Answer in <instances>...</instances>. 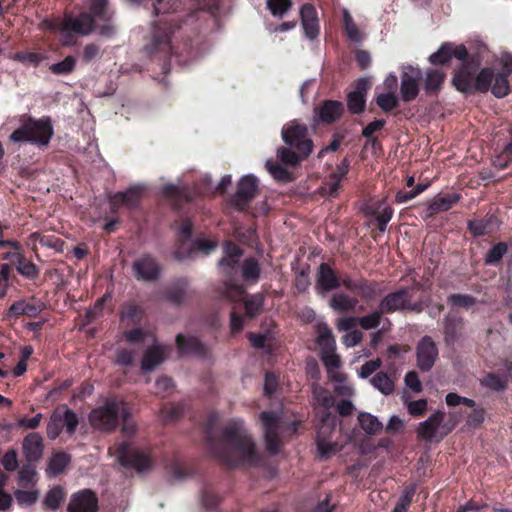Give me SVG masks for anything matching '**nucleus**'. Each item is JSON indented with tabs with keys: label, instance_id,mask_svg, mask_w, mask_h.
Returning a JSON list of instances; mask_svg holds the SVG:
<instances>
[{
	"label": "nucleus",
	"instance_id": "1",
	"mask_svg": "<svg viewBox=\"0 0 512 512\" xmlns=\"http://www.w3.org/2000/svg\"><path fill=\"white\" fill-rule=\"evenodd\" d=\"M213 454L228 466H257L261 454L239 418L230 420L222 431V441L210 443Z\"/></svg>",
	"mask_w": 512,
	"mask_h": 512
},
{
	"label": "nucleus",
	"instance_id": "2",
	"mask_svg": "<svg viewBox=\"0 0 512 512\" xmlns=\"http://www.w3.org/2000/svg\"><path fill=\"white\" fill-rule=\"evenodd\" d=\"M172 0H155L153 3L154 12L157 16L169 13H178V6ZM180 20V16L172 15L168 20L159 19L152 24L151 34L144 46V51L148 54L161 52L168 55L172 51L170 32H167V24L176 23Z\"/></svg>",
	"mask_w": 512,
	"mask_h": 512
},
{
	"label": "nucleus",
	"instance_id": "3",
	"mask_svg": "<svg viewBox=\"0 0 512 512\" xmlns=\"http://www.w3.org/2000/svg\"><path fill=\"white\" fill-rule=\"evenodd\" d=\"M19 127L9 136L14 143L47 145L53 136V126L49 118L34 119L26 114L18 118Z\"/></svg>",
	"mask_w": 512,
	"mask_h": 512
},
{
	"label": "nucleus",
	"instance_id": "4",
	"mask_svg": "<svg viewBox=\"0 0 512 512\" xmlns=\"http://www.w3.org/2000/svg\"><path fill=\"white\" fill-rule=\"evenodd\" d=\"M242 256L240 248L233 243L224 245V257L219 261L222 273L229 278L225 281L221 294L229 300H239L244 294L242 285L234 282V276L238 273L239 261Z\"/></svg>",
	"mask_w": 512,
	"mask_h": 512
},
{
	"label": "nucleus",
	"instance_id": "5",
	"mask_svg": "<svg viewBox=\"0 0 512 512\" xmlns=\"http://www.w3.org/2000/svg\"><path fill=\"white\" fill-rule=\"evenodd\" d=\"M481 62L479 59L471 58L461 64V67L455 72L453 83L459 91H468L474 82V75L477 72ZM494 73L490 68L482 69L475 78V87L478 91L486 92L489 90Z\"/></svg>",
	"mask_w": 512,
	"mask_h": 512
},
{
	"label": "nucleus",
	"instance_id": "6",
	"mask_svg": "<svg viewBox=\"0 0 512 512\" xmlns=\"http://www.w3.org/2000/svg\"><path fill=\"white\" fill-rule=\"evenodd\" d=\"M338 418L332 413H325L322 416V423H320L317 430V453L321 459H329L337 454L343 448V442L338 439L340 429Z\"/></svg>",
	"mask_w": 512,
	"mask_h": 512
},
{
	"label": "nucleus",
	"instance_id": "7",
	"mask_svg": "<svg viewBox=\"0 0 512 512\" xmlns=\"http://www.w3.org/2000/svg\"><path fill=\"white\" fill-rule=\"evenodd\" d=\"M42 25L50 30L60 32L62 44L72 46L75 43L74 35L90 34L94 29L95 22L90 14L81 13L78 16L66 15L59 24L44 21Z\"/></svg>",
	"mask_w": 512,
	"mask_h": 512
},
{
	"label": "nucleus",
	"instance_id": "8",
	"mask_svg": "<svg viewBox=\"0 0 512 512\" xmlns=\"http://www.w3.org/2000/svg\"><path fill=\"white\" fill-rule=\"evenodd\" d=\"M120 415H128V406L123 401L108 399L104 405L91 411L90 424L102 431H111L116 428Z\"/></svg>",
	"mask_w": 512,
	"mask_h": 512
},
{
	"label": "nucleus",
	"instance_id": "9",
	"mask_svg": "<svg viewBox=\"0 0 512 512\" xmlns=\"http://www.w3.org/2000/svg\"><path fill=\"white\" fill-rule=\"evenodd\" d=\"M457 420L444 422V413L440 410L432 413L425 421L418 424L417 436L426 441H440L457 425Z\"/></svg>",
	"mask_w": 512,
	"mask_h": 512
},
{
	"label": "nucleus",
	"instance_id": "10",
	"mask_svg": "<svg viewBox=\"0 0 512 512\" xmlns=\"http://www.w3.org/2000/svg\"><path fill=\"white\" fill-rule=\"evenodd\" d=\"M307 134V126L298 120L289 121L281 131L282 140L285 144L293 147L304 157H308L313 148V142L307 137Z\"/></svg>",
	"mask_w": 512,
	"mask_h": 512
},
{
	"label": "nucleus",
	"instance_id": "11",
	"mask_svg": "<svg viewBox=\"0 0 512 512\" xmlns=\"http://www.w3.org/2000/svg\"><path fill=\"white\" fill-rule=\"evenodd\" d=\"M116 458L122 466L133 468L139 473L152 466V460L145 451L135 449L128 443H122L116 448Z\"/></svg>",
	"mask_w": 512,
	"mask_h": 512
},
{
	"label": "nucleus",
	"instance_id": "12",
	"mask_svg": "<svg viewBox=\"0 0 512 512\" xmlns=\"http://www.w3.org/2000/svg\"><path fill=\"white\" fill-rule=\"evenodd\" d=\"M260 419L263 423V432L266 450L275 455L280 451L281 441L280 432V415L275 412H262Z\"/></svg>",
	"mask_w": 512,
	"mask_h": 512
},
{
	"label": "nucleus",
	"instance_id": "13",
	"mask_svg": "<svg viewBox=\"0 0 512 512\" xmlns=\"http://www.w3.org/2000/svg\"><path fill=\"white\" fill-rule=\"evenodd\" d=\"M258 191V179L253 174H247L238 182L237 191L231 199V205L239 211L245 210Z\"/></svg>",
	"mask_w": 512,
	"mask_h": 512
},
{
	"label": "nucleus",
	"instance_id": "14",
	"mask_svg": "<svg viewBox=\"0 0 512 512\" xmlns=\"http://www.w3.org/2000/svg\"><path fill=\"white\" fill-rule=\"evenodd\" d=\"M415 355L418 369L422 372H429L439 355L438 347L432 337L425 335L418 341Z\"/></svg>",
	"mask_w": 512,
	"mask_h": 512
},
{
	"label": "nucleus",
	"instance_id": "15",
	"mask_svg": "<svg viewBox=\"0 0 512 512\" xmlns=\"http://www.w3.org/2000/svg\"><path fill=\"white\" fill-rule=\"evenodd\" d=\"M422 78V72L419 68L413 66H404L401 75V97L405 102L416 98L419 92V81Z\"/></svg>",
	"mask_w": 512,
	"mask_h": 512
},
{
	"label": "nucleus",
	"instance_id": "16",
	"mask_svg": "<svg viewBox=\"0 0 512 512\" xmlns=\"http://www.w3.org/2000/svg\"><path fill=\"white\" fill-rule=\"evenodd\" d=\"M90 10L97 20L105 22L99 24V34L106 38L114 36L117 29L111 22L113 13L108 8L107 0H92Z\"/></svg>",
	"mask_w": 512,
	"mask_h": 512
},
{
	"label": "nucleus",
	"instance_id": "17",
	"mask_svg": "<svg viewBox=\"0 0 512 512\" xmlns=\"http://www.w3.org/2000/svg\"><path fill=\"white\" fill-rule=\"evenodd\" d=\"M467 55V49L464 45L444 43L435 53L429 56V61L433 65H440L449 62L454 57L460 60L462 64L466 62Z\"/></svg>",
	"mask_w": 512,
	"mask_h": 512
},
{
	"label": "nucleus",
	"instance_id": "18",
	"mask_svg": "<svg viewBox=\"0 0 512 512\" xmlns=\"http://www.w3.org/2000/svg\"><path fill=\"white\" fill-rule=\"evenodd\" d=\"M67 509L68 512H97L98 498L89 489L81 490L71 496Z\"/></svg>",
	"mask_w": 512,
	"mask_h": 512
},
{
	"label": "nucleus",
	"instance_id": "19",
	"mask_svg": "<svg viewBox=\"0 0 512 512\" xmlns=\"http://www.w3.org/2000/svg\"><path fill=\"white\" fill-rule=\"evenodd\" d=\"M340 287V279L327 263L318 267L315 289L318 294L324 295Z\"/></svg>",
	"mask_w": 512,
	"mask_h": 512
},
{
	"label": "nucleus",
	"instance_id": "20",
	"mask_svg": "<svg viewBox=\"0 0 512 512\" xmlns=\"http://www.w3.org/2000/svg\"><path fill=\"white\" fill-rule=\"evenodd\" d=\"M44 451L43 437L37 432L26 435L22 441V452L29 463L38 462Z\"/></svg>",
	"mask_w": 512,
	"mask_h": 512
},
{
	"label": "nucleus",
	"instance_id": "21",
	"mask_svg": "<svg viewBox=\"0 0 512 512\" xmlns=\"http://www.w3.org/2000/svg\"><path fill=\"white\" fill-rule=\"evenodd\" d=\"M409 302V293L406 289H399L387 294L379 304L381 312L392 313L404 309Z\"/></svg>",
	"mask_w": 512,
	"mask_h": 512
},
{
	"label": "nucleus",
	"instance_id": "22",
	"mask_svg": "<svg viewBox=\"0 0 512 512\" xmlns=\"http://www.w3.org/2000/svg\"><path fill=\"white\" fill-rule=\"evenodd\" d=\"M301 24L305 36L315 39L319 34V23L315 8L311 4H304L300 9Z\"/></svg>",
	"mask_w": 512,
	"mask_h": 512
},
{
	"label": "nucleus",
	"instance_id": "23",
	"mask_svg": "<svg viewBox=\"0 0 512 512\" xmlns=\"http://www.w3.org/2000/svg\"><path fill=\"white\" fill-rule=\"evenodd\" d=\"M343 104L339 101L327 100L314 110L317 121L330 124L338 120L343 113Z\"/></svg>",
	"mask_w": 512,
	"mask_h": 512
},
{
	"label": "nucleus",
	"instance_id": "24",
	"mask_svg": "<svg viewBox=\"0 0 512 512\" xmlns=\"http://www.w3.org/2000/svg\"><path fill=\"white\" fill-rule=\"evenodd\" d=\"M133 271L138 280L151 281L159 275V267L149 256H144L133 264Z\"/></svg>",
	"mask_w": 512,
	"mask_h": 512
},
{
	"label": "nucleus",
	"instance_id": "25",
	"mask_svg": "<svg viewBox=\"0 0 512 512\" xmlns=\"http://www.w3.org/2000/svg\"><path fill=\"white\" fill-rule=\"evenodd\" d=\"M44 308L45 305L41 300L31 298L29 300H19L13 303L9 308V313L13 316L26 315L36 317Z\"/></svg>",
	"mask_w": 512,
	"mask_h": 512
},
{
	"label": "nucleus",
	"instance_id": "26",
	"mask_svg": "<svg viewBox=\"0 0 512 512\" xmlns=\"http://www.w3.org/2000/svg\"><path fill=\"white\" fill-rule=\"evenodd\" d=\"M349 169V162L347 159H343L338 165L337 170L330 174L329 178L325 182L323 192L328 197H335L340 189V183L342 179L347 175Z\"/></svg>",
	"mask_w": 512,
	"mask_h": 512
},
{
	"label": "nucleus",
	"instance_id": "27",
	"mask_svg": "<svg viewBox=\"0 0 512 512\" xmlns=\"http://www.w3.org/2000/svg\"><path fill=\"white\" fill-rule=\"evenodd\" d=\"M167 356V349L164 346L153 345L148 348L143 356L141 362V369L143 372L154 370L159 366Z\"/></svg>",
	"mask_w": 512,
	"mask_h": 512
},
{
	"label": "nucleus",
	"instance_id": "28",
	"mask_svg": "<svg viewBox=\"0 0 512 512\" xmlns=\"http://www.w3.org/2000/svg\"><path fill=\"white\" fill-rule=\"evenodd\" d=\"M144 193V187L137 185L130 187L125 192H118L111 198L113 206L125 205L127 207H134L139 202Z\"/></svg>",
	"mask_w": 512,
	"mask_h": 512
},
{
	"label": "nucleus",
	"instance_id": "29",
	"mask_svg": "<svg viewBox=\"0 0 512 512\" xmlns=\"http://www.w3.org/2000/svg\"><path fill=\"white\" fill-rule=\"evenodd\" d=\"M460 198L461 195L458 193L438 195L434 197L427 208L428 216L449 210L460 200Z\"/></svg>",
	"mask_w": 512,
	"mask_h": 512
},
{
	"label": "nucleus",
	"instance_id": "30",
	"mask_svg": "<svg viewBox=\"0 0 512 512\" xmlns=\"http://www.w3.org/2000/svg\"><path fill=\"white\" fill-rule=\"evenodd\" d=\"M176 342L181 354L205 356L207 353L206 347L196 337H185L179 334Z\"/></svg>",
	"mask_w": 512,
	"mask_h": 512
},
{
	"label": "nucleus",
	"instance_id": "31",
	"mask_svg": "<svg viewBox=\"0 0 512 512\" xmlns=\"http://www.w3.org/2000/svg\"><path fill=\"white\" fill-rule=\"evenodd\" d=\"M358 300L345 293H336L329 300V306L338 313H348L355 310Z\"/></svg>",
	"mask_w": 512,
	"mask_h": 512
},
{
	"label": "nucleus",
	"instance_id": "32",
	"mask_svg": "<svg viewBox=\"0 0 512 512\" xmlns=\"http://www.w3.org/2000/svg\"><path fill=\"white\" fill-rule=\"evenodd\" d=\"M15 266L17 272L27 279L34 280L39 276V268L28 260L22 252L16 253Z\"/></svg>",
	"mask_w": 512,
	"mask_h": 512
},
{
	"label": "nucleus",
	"instance_id": "33",
	"mask_svg": "<svg viewBox=\"0 0 512 512\" xmlns=\"http://www.w3.org/2000/svg\"><path fill=\"white\" fill-rule=\"evenodd\" d=\"M312 394L316 403L324 409V411L320 415V422L322 423V416L327 412L331 413L329 410L335 404L334 397L327 390H325L318 384H313Z\"/></svg>",
	"mask_w": 512,
	"mask_h": 512
},
{
	"label": "nucleus",
	"instance_id": "34",
	"mask_svg": "<svg viewBox=\"0 0 512 512\" xmlns=\"http://www.w3.org/2000/svg\"><path fill=\"white\" fill-rule=\"evenodd\" d=\"M70 456L64 452L53 454L48 462L46 473L50 477H55L62 473L70 463Z\"/></svg>",
	"mask_w": 512,
	"mask_h": 512
},
{
	"label": "nucleus",
	"instance_id": "35",
	"mask_svg": "<svg viewBox=\"0 0 512 512\" xmlns=\"http://www.w3.org/2000/svg\"><path fill=\"white\" fill-rule=\"evenodd\" d=\"M316 342L321 350V353H331L336 350L335 339L331 329L327 325H324L320 328Z\"/></svg>",
	"mask_w": 512,
	"mask_h": 512
},
{
	"label": "nucleus",
	"instance_id": "36",
	"mask_svg": "<svg viewBox=\"0 0 512 512\" xmlns=\"http://www.w3.org/2000/svg\"><path fill=\"white\" fill-rule=\"evenodd\" d=\"M321 361L323 362L329 379H338L337 377H340L339 374L341 372L339 371L340 368V357L335 353V351L331 353H321Z\"/></svg>",
	"mask_w": 512,
	"mask_h": 512
},
{
	"label": "nucleus",
	"instance_id": "37",
	"mask_svg": "<svg viewBox=\"0 0 512 512\" xmlns=\"http://www.w3.org/2000/svg\"><path fill=\"white\" fill-rule=\"evenodd\" d=\"M358 420L360 423L361 428L367 433V434H377L383 429L382 422L379 421V419L366 412H362L358 416Z\"/></svg>",
	"mask_w": 512,
	"mask_h": 512
},
{
	"label": "nucleus",
	"instance_id": "38",
	"mask_svg": "<svg viewBox=\"0 0 512 512\" xmlns=\"http://www.w3.org/2000/svg\"><path fill=\"white\" fill-rule=\"evenodd\" d=\"M445 79V73L441 69H430L426 72L424 79L425 91L430 93L436 91Z\"/></svg>",
	"mask_w": 512,
	"mask_h": 512
},
{
	"label": "nucleus",
	"instance_id": "39",
	"mask_svg": "<svg viewBox=\"0 0 512 512\" xmlns=\"http://www.w3.org/2000/svg\"><path fill=\"white\" fill-rule=\"evenodd\" d=\"M373 387L385 395H389L394 391V382L385 372L376 373L370 380Z\"/></svg>",
	"mask_w": 512,
	"mask_h": 512
},
{
	"label": "nucleus",
	"instance_id": "40",
	"mask_svg": "<svg viewBox=\"0 0 512 512\" xmlns=\"http://www.w3.org/2000/svg\"><path fill=\"white\" fill-rule=\"evenodd\" d=\"M265 166L275 180L283 183H287L292 180L291 173L280 164L267 160Z\"/></svg>",
	"mask_w": 512,
	"mask_h": 512
},
{
	"label": "nucleus",
	"instance_id": "41",
	"mask_svg": "<svg viewBox=\"0 0 512 512\" xmlns=\"http://www.w3.org/2000/svg\"><path fill=\"white\" fill-rule=\"evenodd\" d=\"M63 499V489L60 486H54L47 492L43 502L46 508L56 510L59 508Z\"/></svg>",
	"mask_w": 512,
	"mask_h": 512
},
{
	"label": "nucleus",
	"instance_id": "42",
	"mask_svg": "<svg viewBox=\"0 0 512 512\" xmlns=\"http://www.w3.org/2000/svg\"><path fill=\"white\" fill-rule=\"evenodd\" d=\"M260 275L258 261L254 258H248L242 265V276L246 281L256 282Z\"/></svg>",
	"mask_w": 512,
	"mask_h": 512
},
{
	"label": "nucleus",
	"instance_id": "43",
	"mask_svg": "<svg viewBox=\"0 0 512 512\" xmlns=\"http://www.w3.org/2000/svg\"><path fill=\"white\" fill-rule=\"evenodd\" d=\"M291 148L292 147L279 148L277 150V157L282 163L295 166L306 157L302 156L297 150H291Z\"/></svg>",
	"mask_w": 512,
	"mask_h": 512
},
{
	"label": "nucleus",
	"instance_id": "44",
	"mask_svg": "<svg viewBox=\"0 0 512 512\" xmlns=\"http://www.w3.org/2000/svg\"><path fill=\"white\" fill-rule=\"evenodd\" d=\"M495 222L493 217L486 220H473L468 222V228L474 236H482L492 231V225Z\"/></svg>",
	"mask_w": 512,
	"mask_h": 512
},
{
	"label": "nucleus",
	"instance_id": "45",
	"mask_svg": "<svg viewBox=\"0 0 512 512\" xmlns=\"http://www.w3.org/2000/svg\"><path fill=\"white\" fill-rule=\"evenodd\" d=\"M37 473L35 467L32 463H27L23 465L18 472V482L22 487H28L29 485H33L36 481Z\"/></svg>",
	"mask_w": 512,
	"mask_h": 512
},
{
	"label": "nucleus",
	"instance_id": "46",
	"mask_svg": "<svg viewBox=\"0 0 512 512\" xmlns=\"http://www.w3.org/2000/svg\"><path fill=\"white\" fill-rule=\"evenodd\" d=\"M508 76L505 73H498L494 76V83L491 86V91L497 98L506 96L509 92Z\"/></svg>",
	"mask_w": 512,
	"mask_h": 512
},
{
	"label": "nucleus",
	"instance_id": "47",
	"mask_svg": "<svg viewBox=\"0 0 512 512\" xmlns=\"http://www.w3.org/2000/svg\"><path fill=\"white\" fill-rule=\"evenodd\" d=\"M75 65V57L67 56L64 60L52 64L50 66V71L56 75H69L74 71Z\"/></svg>",
	"mask_w": 512,
	"mask_h": 512
},
{
	"label": "nucleus",
	"instance_id": "48",
	"mask_svg": "<svg viewBox=\"0 0 512 512\" xmlns=\"http://www.w3.org/2000/svg\"><path fill=\"white\" fill-rule=\"evenodd\" d=\"M267 8L271 14L283 18L292 6L291 0H266Z\"/></svg>",
	"mask_w": 512,
	"mask_h": 512
},
{
	"label": "nucleus",
	"instance_id": "49",
	"mask_svg": "<svg viewBox=\"0 0 512 512\" xmlns=\"http://www.w3.org/2000/svg\"><path fill=\"white\" fill-rule=\"evenodd\" d=\"M344 29L348 39L352 42H360L362 40V34L358 27L353 21L352 16L348 11H344L343 14Z\"/></svg>",
	"mask_w": 512,
	"mask_h": 512
},
{
	"label": "nucleus",
	"instance_id": "50",
	"mask_svg": "<svg viewBox=\"0 0 512 512\" xmlns=\"http://www.w3.org/2000/svg\"><path fill=\"white\" fill-rule=\"evenodd\" d=\"M338 379H329L335 384V392L343 397H350L354 394L353 386L347 381V376L343 373L339 374Z\"/></svg>",
	"mask_w": 512,
	"mask_h": 512
},
{
	"label": "nucleus",
	"instance_id": "51",
	"mask_svg": "<svg viewBox=\"0 0 512 512\" xmlns=\"http://www.w3.org/2000/svg\"><path fill=\"white\" fill-rule=\"evenodd\" d=\"M382 314L384 313L381 312V310L378 308V311H374L365 316L358 317L360 327L364 330L377 328L381 323Z\"/></svg>",
	"mask_w": 512,
	"mask_h": 512
},
{
	"label": "nucleus",
	"instance_id": "52",
	"mask_svg": "<svg viewBox=\"0 0 512 512\" xmlns=\"http://www.w3.org/2000/svg\"><path fill=\"white\" fill-rule=\"evenodd\" d=\"M481 384L494 391H502L506 388L507 381L503 377L494 373H489L481 380Z\"/></svg>",
	"mask_w": 512,
	"mask_h": 512
},
{
	"label": "nucleus",
	"instance_id": "53",
	"mask_svg": "<svg viewBox=\"0 0 512 512\" xmlns=\"http://www.w3.org/2000/svg\"><path fill=\"white\" fill-rule=\"evenodd\" d=\"M415 492L416 489L414 486L405 488L392 512H407Z\"/></svg>",
	"mask_w": 512,
	"mask_h": 512
},
{
	"label": "nucleus",
	"instance_id": "54",
	"mask_svg": "<svg viewBox=\"0 0 512 512\" xmlns=\"http://www.w3.org/2000/svg\"><path fill=\"white\" fill-rule=\"evenodd\" d=\"M376 103L384 112H389L397 107L398 99L393 92L382 93L377 96Z\"/></svg>",
	"mask_w": 512,
	"mask_h": 512
},
{
	"label": "nucleus",
	"instance_id": "55",
	"mask_svg": "<svg viewBox=\"0 0 512 512\" xmlns=\"http://www.w3.org/2000/svg\"><path fill=\"white\" fill-rule=\"evenodd\" d=\"M507 252V245L505 243L495 244L488 252L485 258L486 264L493 265L498 263Z\"/></svg>",
	"mask_w": 512,
	"mask_h": 512
},
{
	"label": "nucleus",
	"instance_id": "56",
	"mask_svg": "<svg viewBox=\"0 0 512 512\" xmlns=\"http://www.w3.org/2000/svg\"><path fill=\"white\" fill-rule=\"evenodd\" d=\"M264 297L261 294H255L245 301V312L249 317H254L262 308Z\"/></svg>",
	"mask_w": 512,
	"mask_h": 512
},
{
	"label": "nucleus",
	"instance_id": "57",
	"mask_svg": "<svg viewBox=\"0 0 512 512\" xmlns=\"http://www.w3.org/2000/svg\"><path fill=\"white\" fill-rule=\"evenodd\" d=\"M366 99L358 93L350 92L348 94L347 105L352 114H359L365 109Z\"/></svg>",
	"mask_w": 512,
	"mask_h": 512
},
{
	"label": "nucleus",
	"instance_id": "58",
	"mask_svg": "<svg viewBox=\"0 0 512 512\" xmlns=\"http://www.w3.org/2000/svg\"><path fill=\"white\" fill-rule=\"evenodd\" d=\"M60 419L62 421L63 427H66L67 433L72 435L78 425L77 415L72 410L65 408L63 414L60 413Z\"/></svg>",
	"mask_w": 512,
	"mask_h": 512
},
{
	"label": "nucleus",
	"instance_id": "59",
	"mask_svg": "<svg viewBox=\"0 0 512 512\" xmlns=\"http://www.w3.org/2000/svg\"><path fill=\"white\" fill-rule=\"evenodd\" d=\"M428 184L419 183L413 190L411 191H399L395 196V201L399 204L406 203L416 196L424 192L428 188Z\"/></svg>",
	"mask_w": 512,
	"mask_h": 512
},
{
	"label": "nucleus",
	"instance_id": "60",
	"mask_svg": "<svg viewBox=\"0 0 512 512\" xmlns=\"http://www.w3.org/2000/svg\"><path fill=\"white\" fill-rule=\"evenodd\" d=\"M63 428L62 421L60 419V411H55L47 425V435L50 439H56Z\"/></svg>",
	"mask_w": 512,
	"mask_h": 512
},
{
	"label": "nucleus",
	"instance_id": "61",
	"mask_svg": "<svg viewBox=\"0 0 512 512\" xmlns=\"http://www.w3.org/2000/svg\"><path fill=\"white\" fill-rule=\"evenodd\" d=\"M451 306L468 308L476 303V299L468 294H452L448 297Z\"/></svg>",
	"mask_w": 512,
	"mask_h": 512
},
{
	"label": "nucleus",
	"instance_id": "62",
	"mask_svg": "<svg viewBox=\"0 0 512 512\" xmlns=\"http://www.w3.org/2000/svg\"><path fill=\"white\" fill-rule=\"evenodd\" d=\"M15 498L20 505H32L36 502L39 492L38 490H16L14 492Z\"/></svg>",
	"mask_w": 512,
	"mask_h": 512
},
{
	"label": "nucleus",
	"instance_id": "63",
	"mask_svg": "<svg viewBox=\"0 0 512 512\" xmlns=\"http://www.w3.org/2000/svg\"><path fill=\"white\" fill-rule=\"evenodd\" d=\"M428 409V403L426 399H419L410 401L407 403L408 413L413 417L423 416Z\"/></svg>",
	"mask_w": 512,
	"mask_h": 512
},
{
	"label": "nucleus",
	"instance_id": "64",
	"mask_svg": "<svg viewBox=\"0 0 512 512\" xmlns=\"http://www.w3.org/2000/svg\"><path fill=\"white\" fill-rule=\"evenodd\" d=\"M393 209L389 205H385L382 210L376 215V222L378 225V229L381 232H385L387 229V224L391 220L393 216Z\"/></svg>",
	"mask_w": 512,
	"mask_h": 512
}]
</instances>
